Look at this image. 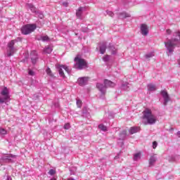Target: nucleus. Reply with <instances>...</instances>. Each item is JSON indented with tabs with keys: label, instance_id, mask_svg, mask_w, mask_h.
I'll list each match as a JSON object with an SVG mask.
<instances>
[{
	"label": "nucleus",
	"instance_id": "f257e3e1",
	"mask_svg": "<svg viewBox=\"0 0 180 180\" xmlns=\"http://www.w3.org/2000/svg\"><path fill=\"white\" fill-rule=\"evenodd\" d=\"M180 44V32H176L173 34V38L165 42V46L167 50V56H172L175 46Z\"/></svg>",
	"mask_w": 180,
	"mask_h": 180
},
{
	"label": "nucleus",
	"instance_id": "f03ea898",
	"mask_svg": "<svg viewBox=\"0 0 180 180\" xmlns=\"http://www.w3.org/2000/svg\"><path fill=\"white\" fill-rule=\"evenodd\" d=\"M143 124H155L157 123V116L153 114L151 110L146 108L143 112Z\"/></svg>",
	"mask_w": 180,
	"mask_h": 180
},
{
	"label": "nucleus",
	"instance_id": "7ed1b4c3",
	"mask_svg": "<svg viewBox=\"0 0 180 180\" xmlns=\"http://www.w3.org/2000/svg\"><path fill=\"white\" fill-rule=\"evenodd\" d=\"M18 41H22V38L18 37L17 39H13L8 43L7 52L5 55L6 57H12L18 51V47L15 46V44Z\"/></svg>",
	"mask_w": 180,
	"mask_h": 180
},
{
	"label": "nucleus",
	"instance_id": "20e7f679",
	"mask_svg": "<svg viewBox=\"0 0 180 180\" xmlns=\"http://www.w3.org/2000/svg\"><path fill=\"white\" fill-rule=\"evenodd\" d=\"M115 83L108 79L104 80V84L101 83H97L96 87L101 92V95H105L106 94V88H113L115 87Z\"/></svg>",
	"mask_w": 180,
	"mask_h": 180
},
{
	"label": "nucleus",
	"instance_id": "39448f33",
	"mask_svg": "<svg viewBox=\"0 0 180 180\" xmlns=\"http://www.w3.org/2000/svg\"><path fill=\"white\" fill-rule=\"evenodd\" d=\"M0 104L5 103L6 101L11 98V96L9 95V89L8 87H4L0 93Z\"/></svg>",
	"mask_w": 180,
	"mask_h": 180
},
{
	"label": "nucleus",
	"instance_id": "423d86ee",
	"mask_svg": "<svg viewBox=\"0 0 180 180\" xmlns=\"http://www.w3.org/2000/svg\"><path fill=\"white\" fill-rule=\"evenodd\" d=\"M75 68L77 70H83V68H86V61L84 59L79 58V56H77L75 58Z\"/></svg>",
	"mask_w": 180,
	"mask_h": 180
},
{
	"label": "nucleus",
	"instance_id": "0eeeda50",
	"mask_svg": "<svg viewBox=\"0 0 180 180\" xmlns=\"http://www.w3.org/2000/svg\"><path fill=\"white\" fill-rule=\"evenodd\" d=\"M36 25L34 24H27L22 27L21 28V33L22 34H30L32 32L36 30Z\"/></svg>",
	"mask_w": 180,
	"mask_h": 180
},
{
	"label": "nucleus",
	"instance_id": "6e6552de",
	"mask_svg": "<svg viewBox=\"0 0 180 180\" xmlns=\"http://www.w3.org/2000/svg\"><path fill=\"white\" fill-rule=\"evenodd\" d=\"M12 158H16V155H9L2 156L0 158V164H4L5 162H15Z\"/></svg>",
	"mask_w": 180,
	"mask_h": 180
},
{
	"label": "nucleus",
	"instance_id": "1a4fd4ad",
	"mask_svg": "<svg viewBox=\"0 0 180 180\" xmlns=\"http://www.w3.org/2000/svg\"><path fill=\"white\" fill-rule=\"evenodd\" d=\"M160 94L164 99L163 105L164 106H167L168 103L171 101V98H169V95L166 90L161 91Z\"/></svg>",
	"mask_w": 180,
	"mask_h": 180
},
{
	"label": "nucleus",
	"instance_id": "9d476101",
	"mask_svg": "<svg viewBox=\"0 0 180 180\" xmlns=\"http://www.w3.org/2000/svg\"><path fill=\"white\" fill-rule=\"evenodd\" d=\"M30 58L32 64H36L39 61V55L36 51H32L30 53Z\"/></svg>",
	"mask_w": 180,
	"mask_h": 180
},
{
	"label": "nucleus",
	"instance_id": "9b49d317",
	"mask_svg": "<svg viewBox=\"0 0 180 180\" xmlns=\"http://www.w3.org/2000/svg\"><path fill=\"white\" fill-rule=\"evenodd\" d=\"M141 33L142 36H147L148 34V26H147V25H141Z\"/></svg>",
	"mask_w": 180,
	"mask_h": 180
},
{
	"label": "nucleus",
	"instance_id": "f8f14e48",
	"mask_svg": "<svg viewBox=\"0 0 180 180\" xmlns=\"http://www.w3.org/2000/svg\"><path fill=\"white\" fill-rule=\"evenodd\" d=\"M86 11V8L85 7H79L76 11V16L78 19H82L83 12Z\"/></svg>",
	"mask_w": 180,
	"mask_h": 180
},
{
	"label": "nucleus",
	"instance_id": "ddd939ff",
	"mask_svg": "<svg viewBox=\"0 0 180 180\" xmlns=\"http://www.w3.org/2000/svg\"><path fill=\"white\" fill-rule=\"evenodd\" d=\"M77 82L80 86H84V85H86V82H88V77H79L77 80Z\"/></svg>",
	"mask_w": 180,
	"mask_h": 180
},
{
	"label": "nucleus",
	"instance_id": "4468645a",
	"mask_svg": "<svg viewBox=\"0 0 180 180\" xmlns=\"http://www.w3.org/2000/svg\"><path fill=\"white\" fill-rule=\"evenodd\" d=\"M157 161V155L154 154L150 157L149 159V167H153Z\"/></svg>",
	"mask_w": 180,
	"mask_h": 180
},
{
	"label": "nucleus",
	"instance_id": "2eb2a0df",
	"mask_svg": "<svg viewBox=\"0 0 180 180\" xmlns=\"http://www.w3.org/2000/svg\"><path fill=\"white\" fill-rule=\"evenodd\" d=\"M106 46H107L106 41H103L101 43V46H100L101 54H105V53L106 51Z\"/></svg>",
	"mask_w": 180,
	"mask_h": 180
},
{
	"label": "nucleus",
	"instance_id": "dca6fc26",
	"mask_svg": "<svg viewBox=\"0 0 180 180\" xmlns=\"http://www.w3.org/2000/svg\"><path fill=\"white\" fill-rule=\"evenodd\" d=\"M139 131H140V127H131L129 130L130 134H134V133H139Z\"/></svg>",
	"mask_w": 180,
	"mask_h": 180
},
{
	"label": "nucleus",
	"instance_id": "f3484780",
	"mask_svg": "<svg viewBox=\"0 0 180 180\" xmlns=\"http://www.w3.org/2000/svg\"><path fill=\"white\" fill-rule=\"evenodd\" d=\"M178 160H179V155H173L168 158V160L169 161V162H174V161H176Z\"/></svg>",
	"mask_w": 180,
	"mask_h": 180
},
{
	"label": "nucleus",
	"instance_id": "a211bd4d",
	"mask_svg": "<svg viewBox=\"0 0 180 180\" xmlns=\"http://www.w3.org/2000/svg\"><path fill=\"white\" fill-rule=\"evenodd\" d=\"M118 18L119 19H126V18H130V15L127 13H119Z\"/></svg>",
	"mask_w": 180,
	"mask_h": 180
},
{
	"label": "nucleus",
	"instance_id": "6ab92c4d",
	"mask_svg": "<svg viewBox=\"0 0 180 180\" xmlns=\"http://www.w3.org/2000/svg\"><path fill=\"white\" fill-rule=\"evenodd\" d=\"M127 136V131L124 130L120 134V140H124Z\"/></svg>",
	"mask_w": 180,
	"mask_h": 180
},
{
	"label": "nucleus",
	"instance_id": "aec40b11",
	"mask_svg": "<svg viewBox=\"0 0 180 180\" xmlns=\"http://www.w3.org/2000/svg\"><path fill=\"white\" fill-rule=\"evenodd\" d=\"M27 6L30 9V11L32 12V13H36L37 9L36 7L32 4H27Z\"/></svg>",
	"mask_w": 180,
	"mask_h": 180
},
{
	"label": "nucleus",
	"instance_id": "412c9836",
	"mask_svg": "<svg viewBox=\"0 0 180 180\" xmlns=\"http://www.w3.org/2000/svg\"><path fill=\"white\" fill-rule=\"evenodd\" d=\"M53 51V48L50 46H47L44 49V52L46 54H51V53Z\"/></svg>",
	"mask_w": 180,
	"mask_h": 180
},
{
	"label": "nucleus",
	"instance_id": "4be33fe9",
	"mask_svg": "<svg viewBox=\"0 0 180 180\" xmlns=\"http://www.w3.org/2000/svg\"><path fill=\"white\" fill-rule=\"evenodd\" d=\"M108 48L110 49V50L111 51V54H112L113 56H115L117 53L116 51V49L115 48V46L113 45H112V44H109Z\"/></svg>",
	"mask_w": 180,
	"mask_h": 180
},
{
	"label": "nucleus",
	"instance_id": "5701e85b",
	"mask_svg": "<svg viewBox=\"0 0 180 180\" xmlns=\"http://www.w3.org/2000/svg\"><path fill=\"white\" fill-rule=\"evenodd\" d=\"M57 69L58 70V72L60 77L62 78H65V75H64V72L63 71V68L60 67V65L57 66Z\"/></svg>",
	"mask_w": 180,
	"mask_h": 180
},
{
	"label": "nucleus",
	"instance_id": "b1692460",
	"mask_svg": "<svg viewBox=\"0 0 180 180\" xmlns=\"http://www.w3.org/2000/svg\"><path fill=\"white\" fill-rule=\"evenodd\" d=\"M148 91H150V92H154V91H157V87L155 84H148Z\"/></svg>",
	"mask_w": 180,
	"mask_h": 180
},
{
	"label": "nucleus",
	"instance_id": "393cba45",
	"mask_svg": "<svg viewBox=\"0 0 180 180\" xmlns=\"http://www.w3.org/2000/svg\"><path fill=\"white\" fill-rule=\"evenodd\" d=\"M62 70H65V71H66V72H68V74H70V72H71V68H70V67L65 65H60Z\"/></svg>",
	"mask_w": 180,
	"mask_h": 180
},
{
	"label": "nucleus",
	"instance_id": "a878e982",
	"mask_svg": "<svg viewBox=\"0 0 180 180\" xmlns=\"http://www.w3.org/2000/svg\"><path fill=\"white\" fill-rule=\"evenodd\" d=\"M130 84L127 82H125L124 84H122V89H124V91H129V88H130Z\"/></svg>",
	"mask_w": 180,
	"mask_h": 180
},
{
	"label": "nucleus",
	"instance_id": "bb28decb",
	"mask_svg": "<svg viewBox=\"0 0 180 180\" xmlns=\"http://www.w3.org/2000/svg\"><path fill=\"white\" fill-rule=\"evenodd\" d=\"M141 158V153H137L134 155V161H139Z\"/></svg>",
	"mask_w": 180,
	"mask_h": 180
},
{
	"label": "nucleus",
	"instance_id": "cd10ccee",
	"mask_svg": "<svg viewBox=\"0 0 180 180\" xmlns=\"http://www.w3.org/2000/svg\"><path fill=\"white\" fill-rule=\"evenodd\" d=\"M46 72L47 75H49V77H51V78H53L54 77V75L51 72V69H50V68H46Z\"/></svg>",
	"mask_w": 180,
	"mask_h": 180
},
{
	"label": "nucleus",
	"instance_id": "c85d7f7f",
	"mask_svg": "<svg viewBox=\"0 0 180 180\" xmlns=\"http://www.w3.org/2000/svg\"><path fill=\"white\" fill-rule=\"evenodd\" d=\"M38 40H41L42 41H49V40H50V38L47 35L41 36L40 38L38 39Z\"/></svg>",
	"mask_w": 180,
	"mask_h": 180
},
{
	"label": "nucleus",
	"instance_id": "c756f323",
	"mask_svg": "<svg viewBox=\"0 0 180 180\" xmlns=\"http://www.w3.org/2000/svg\"><path fill=\"white\" fill-rule=\"evenodd\" d=\"M98 129L100 130H102V131H108V127L105 126L103 124H101L98 125Z\"/></svg>",
	"mask_w": 180,
	"mask_h": 180
},
{
	"label": "nucleus",
	"instance_id": "7c9ffc66",
	"mask_svg": "<svg viewBox=\"0 0 180 180\" xmlns=\"http://www.w3.org/2000/svg\"><path fill=\"white\" fill-rule=\"evenodd\" d=\"M154 57V52H150L145 55V58H153Z\"/></svg>",
	"mask_w": 180,
	"mask_h": 180
},
{
	"label": "nucleus",
	"instance_id": "2f4dec72",
	"mask_svg": "<svg viewBox=\"0 0 180 180\" xmlns=\"http://www.w3.org/2000/svg\"><path fill=\"white\" fill-rule=\"evenodd\" d=\"M7 134L6 129L4 128H0V135L5 136Z\"/></svg>",
	"mask_w": 180,
	"mask_h": 180
},
{
	"label": "nucleus",
	"instance_id": "473e14b6",
	"mask_svg": "<svg viewBox=\"0 0 180 180\" xmlns=\"http://www.w3.org/2000/svg\"><path fill=\"white\" fill-rule=\"evenodd\" d=\"M109 60H110V56L109 55H106L103 58V60L104 61V63H108Z\"/></svg>",
	"mask_w": 180,
	"mask_h": 180
},
{
	"label": "nucleus",
	"instance_id": "72a5a7b5",
	"mask_svg": "<svg viewBox=\"0 0 180 180\" xmlns=\"http://www.w3.org/2000/svg\"><path fill=\"white\" fill-rule=\"evenodd\" d=\"M70 175H75V172H77V167H72L70 169Z\"/></svg>",
	"mask_w": 180,
	"mask_h": 180
},
{
	"label": "nucleus",
	"instance_id": "f704fd0d",
	"mask_svg": "<svg viewBox=\"0 0 180 180\" xmlns=\"http://www.w3.org/2000/svg\"><path fill=\"white\" fill-rule=\"evenodd\" d=\"M77 108H81V106H82V101H81V100H77Z\"/></svg>",
	"mask_w": 180,
	"mask_h": 180
},
{
	"label": "nucleus",
	"instance_id": "c9c22d12",
	"mask_svg": "<svg viewBox=\"0 0 180 180\" xmlns=\"http://www.w3.org/2000/svg\"><path fill=\"white\" fill-rule=\"evenodd\" d=\"M48 174H49V175H55V174H56V170H54V169H51L49 170V172H48Z\"/></svg>",
	"mask_w": 180,
	"mask_h": 180
},
{
	"label": "nucleus",
	"instance_id": "e433bc0d",
	"mask_svg": "<svg viewBox=\"0 0 180 180\" xmlns=\"http://www.w3.org/2000/svg\"><path fill=\"white\" fill-rule=\"evenodd\" d=\"M107 15H108V16H110L111 18H113V16H115V13H113V12L109 11H107Z\"/></svg>",
	"mask_w": 180,
	"mask_h": 180
},
{
	"label": "nucleus",
	"instance_id": "4c0bfd02",
	"mask_svg": "<svg viewBox=\"0 0 180 180\" xmlns=\"http://www.w3.org/2000/svg\"><path fill=\"white\" fill-rule=\"evenodd\" d=\"M28 74L29 75H31V77L34 76V72L30 69L28 70Z\"/></svg>",
	"mask_w": 180,
	"mask_h": 180
},
{
	"label": "nucleus",
	"instance_id": "58836bf2",
	"mask_svg": "<svg viewBox=\"0 0 180 180\" xmlns=\"http://www.w3.org/2000/svg\"><path fill=\"white\" fill-rule=\"evenodd\" d=\"M157 146H158V143H157V141H153V148H154V149L157 148Z\"/></svg>",
	"mask_w": 180,
	"mask_h": 180
},
{
	"label": "nucleus",
	"instance_id": "ea45409f",
	"mask_svg": "<svg viewBox=\"0 0 180 180\" xmlns=\"http://www.w3.org/2000/svg\"><path fill=\"white\" fill-rule=\"evenodd\" d=\"M70 123H67L64 125V129H65V130H68V129H70Z\"/></svg>",
	"mask_w": 180,
	"mask_h": 180
},
{
	"label": "nucleus",
	"instance_id": "a19ab883",
	"mask_svg": "<svg viewBox=\"0 0 180 180\" xmlns=\"http://www.w3.org/2000/svg\"><path fill=\"white\" fill-rule=\"evenodd\" d=\"M166 33H167V34H171V30H167Z\"/></svg>",
	"mask_w": 180,
	"mask_h": 180
},
{
	"label": "nucleus",
	"instance_id": "79ce46f5",
	"mask_svg": "<svg viewBox=\"0 0 180 180\" xmlns=\"http://www.w3.org/2000/svg\"><path fill=\"white\" fill-rule=\"evenodd\" d=\"M38 98H39V96L37 94H34V99H38Z\"/></svg>",
	"mask_w": 180,
	"mask_h": 180
},
{
	"label": "nucleus",
	"instance_id": "37998d69",
	"mask_svg": "<svg viewBox=\"0 0 180 180\" xmlns=\"http://www.w3.org/2000/svg\"><path fill=\"white\" fill-rule=\"evenodd\" d=\"M6 180H12V177H11V176H8L7 177V179H6Z\"/></svg>",
	"mask_w": 180,
	"mask_h": 180
},
{
	"label": "nucleus",
	"instance_id": "c03bdc74",
	"mask_svg": "<svg viewBox=\"0 0 180 180\" xmlns=\"http://www.w3.org/2000/svg\"><path fill=\"white\" fill-rule=\"evenodd\" d=\"M177 136H178V137L180 138V131H179L177 132Z\"/></svg>",
	"mask_w": 180,
	"mask_h": 180
},
{
	"label": "nucleus",
	"instance_id": "a18cd8bd",
	"mask_svg": "<svg viewBox=\"0 0 180 180\" xmlns=\"http://www.w3.org/2000/svg\"><path fill=\"white\" fill-rule=\"evenodd\" d=\"M39 18H40L41 19H43V14H40Z\"/></svg>",
	"mask_w": 180,
	"mask_h": 180
},
{
	"label": "nucleus",
	"instance_id": "49530a36",
	"mask_svg": "<svg viewBox=\"0 0 180 180\" xmlns=\"http://www.w3.org/2000/svg\"><path fill=\"white\" fill-rule=\"evenodd\" d=\"M117 158H119V155L115 157V160H117Z\"/></svg>",
	"mask_w": 180,
	"mask_h": 180
},
{
	"label": "nucleus",
	"instance_id": "de8ad7c7",
	"mask_svg": "<svg viewBox=\"0 0 180 180\" xmlns=\"http://www.w3.org/2000/svg\"><path fill=\"white\" fill-rule=\"evenodd\" d=\"M178 64L180 66V60H178Z\"/></svg>",
	"mask_w": 180,
	"mask_h": 180
},
{
	"label": "nucleus",
	"instance_id": "09e8293b",
	"mask_svg": "<svg viewBox=\"0 0 180 180\" xmlns=\"http://www.w3.org/2000/svg\"><path fill=\"white\" fill-rule=\"evenodd\" d=\"M86 112L83 111V116H85Z\"/></svg>",
	"mask_w": 180,
	"mask_h": 180
},
{
	"label": "nucleus",
	"instance_id": "8fccbe9b",
	"mask_svg": "<svg viewBox=\"0 0 180 180\" xmlns=\"http://www.w3.org/2000/svg\"><path fill=\"white\" fill-rule=\"evenodd\" d=\"M82 31H83V32H86V30H83Z\"/></svg>",
	"mask_w": 180,
	"mask_h": 180
}]
</instances>
